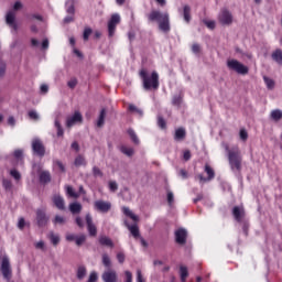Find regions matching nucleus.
I'll return each mask as SVG.
<instances>
[{
    "mask_svg": "<svg viewBox=\"0 0 282 282\" xmlns=\"http://www.w3.org/2000/svg\"><path fill=\"white\" fill-rule=\"evenodd\" d=\"M83 210V205H80V203H72L69 204V212L73 215H78V213H80Z\"/></svg>",
    "mask_w": 282,
    "mask_h": 282,
    "instance_id": "21",
    "label": "nucleus"
},
{
    "mask_svg": "<svg viewBox=\"0 0 282 282\" xmlns=\"http://www.w3.org/2000/svg\"><path fill=\"white\" fill-rule=\"evenodd\" d=\"M203 23L206 25V28H208V30H215L217 26L214 20H203Z\"/></svg>",
    "mask_w": 282,
    "mask_h": 282,
    "instance_id": "38",
    "label": "nucleus"
},
{
    "mask_svg": "<svg viewBox=\"0 0 282 282\" xmlns=\"http://www.w3.org/2000/svg\"><path fill=\"white\" fill-rule=\"evenodd\" d=\"M21 8H23V4L21 3V1H17L13 6V10L15 11L21 10Z\"/></svg>",
    "mask_w": 282,
    "mask_h": 282,
    "instance_id": "64",
    "label": "nucleus"
},
{
    "mask_svg": "<svg viewBox=\"0 0 282 282\" xmlns=\"http://www.w3.org/2000/svg\"><path fill=\"white\" fill-rule=\"evenodd\" d=\"M218 21L221 25H232V13L228 9H223L218 14Z\"/></svg>",
    "mask_w": 282,
    "mask_h": 282,
    "instance_id": "8",
    "label": "nucleus"
},
{
    "mask_svg": "<svg viewBox=\"0 0 282 282\" xmlns=\"http://www.w3.org/2000/svg\"><path fill=\"white\" fill-rule=\"evenodd\" d=\"M91 28H86L84 30L83 39L84 41H89V36H91Z\"/></svg>",
    "mask_w": 282,
    "mask_h": 282,
    "instance_id": "45",
    "label": "nucleus"
},
{
    "mask_svg": "<svg viewBox=\"0 0 282 282\" xmlns=\"http://www.w3.org/2000/svg\"><path fill=\"white\" fill-rule=\"evenodd\" d=\"M128 230H130L134 239H138V237H140V228H138V225L128 226Z\"/></svg>",
    "mask_w": 282,
    "mask_h": 282,
    "instance_id": "30",
    "label": "nucleus"
},
{
    "mask_svg": "<svg viewBox=\"0 0 282 282\" xmlns=\"http://www.w3.org/2000/svg\"><path fill=\"white\" fill-rule=\"evenodd\" d=\"M180 274H181V281H186V279H188V268L181 265Z\"/></svg>",
    "mask_w": 282,
    "mask_h": 282,
    "instance_id": "32",
    "label": "nucleus"
},
{
    "mask_svg": "<svg viewBox=\"0 0 282 282\" xmlns=\"http://www.w3.org/2000/svg\"><path fill=\"white\" fill-rule=\"evenodd\" d=\"M104 282H118V273L113 270L105 271L101 275Z\"/></svg>",
    "mask_w": 282,
    "mask_h": 282,
    "instance_id": "15",
    "label": "nucleus"
},
{
    "mask_svg": "<svg viewBox=\"0 0 282 282\" xmlns=\"http://www.w3.org/2000/svg\"><path fill=\"white\" fill-rule=\"evenodd\" d=\"M139 76L145 91H158L160 89V74H158L155 70L149 74L147 68H142L139 72Z\"/></svg>",
    "mask_w": 282,
    "mask_h": 282,
    "instance_id": "1",
    "label": "nucleus"
},
{
    "mask_svg": "<svg viewBox=\"0 0 282 282\" xmlns=\"http://www.w3.org/2000/svg\"><path fill=\"white\" fill-rule=\"evenodd\" d=\"M74 165L75 166H87V161L85 160V156H83V155H77L76 158H75V161H74Z\"/></svg>",
    "mask_w": 282,
    "mask_h": 282,
    "instance_id": "26",
    "label": "nucleus"
},
{
    "mask_svg": "<svg viewBox=\"0 0 282 282\" xmlns=\"http://www.w3.org/2000/svg\"><path fill=\"white\" fill-rule=\"evenodd\" d=\"M66 12H67L68 14L74 15L75 12H76V9H75L74 4H70V6L66 9Z\"/></svg>",
    "mask_w": 282,
    "mask_h": 282,
    "instance_id": "61",
    "label": "nucleus"
},
{
    "mask_svg": "<svg viewBox=\"0 0 282 282\" xmlns=\"http://www.w3.org/2000/svg\"><path fill=\"white\" fill-rule=\"evenodd\" d=\"M127 132L134 144H140V139L138 138V134H135V131L133 129L129 128Z\"/></svg>",
    "mask_w": 282,
    "mask_h": 282,
    "instance_id": "31",
    "label": "nucleus"
},
{
    "mask_svg": "<svg viewBox=\"0 0 282 282\" xmlns=\"http://www.w3.org/2000/svg\"><path fill=\"white\" fill-rule=\"evenodd\" d=\"M7 25H10V28H13V30H17V22L14 12L9 11L6 17Z\"/></svg>",
    "mask_w": 282,
    "mask_h": 282,
    "instance_id": "18",
    "label": "nucleus"
},
{
    "mask_svg": "<svg viewBox=\"0 0 282 282\" xmlns=\"http://www.w3.org/2000/svg\"><path fill=\"white\" fill-rule=\"evenodd\" d=\"M48 239H51V243H53V246H58V243H61V237L54 232L50 234Z\"/></svg>",
    "mask_w": 282,
    "mask_h": 282,
    "instance_id": "34",
    "label": "nucleus"
},
{
    "mask_svg": "<svg viewBox=\"0 0 282 282\" xmlns=\"http://www.w3.org/2000/svg\"><path fill=\"white\" fill-rule=\"evenodd\" d=\"M6 74V62L0 61V78Z\"/></svg>",
    "mask_w": 282,
    "mask_h": 282,
    "instance_id": "58",
    "label": "nucleus"
},
{
    "mask_svg": "<svg viewBox=\"0 0 282 282\" xmlns=\"http://www.w3.org/2000/svg\"><path fill=\"white\" fill-rule=\"evenodd\" d=\"M52 202L58 210H65V198L61 194L53 195Z\"/></svg>",
    "mask_w": 282,
    "mask_h": 282,
    "instance_id": "16",
    "label": "nucleus"
},
{
    "mask_svg": "<svg viewBox=\"0 0 282 282\" xmlns=\"http://www.w3.org/2000/svg\"><path fill=\"white\" fill-rule=\"evenodd\" d=\"M93 175H94V177H102V171L101 170H99V167L98 166H94L93 167Z\"/></svg>",
    "mask_w": 282,
    "mask_h": 282,
    "instance_id": "46",
    "label": "nucleus"
},
{
    "mask_svg": "<svg viewBox=\"0 0 282 282\" xmlns=\"http://www.w3.org/2000/svg\"><path fill=\"white\" fill-rule=\"evenodd\" d=\"M109 188L112 193H116V191H118V183H116V181H111L109 183Z\"/></svg>",
    "mask_w": 282,
    "mask_h": 282,
    "instance_id": "54",
    "label": "nucleus"
},
{
    "mask_svg": "<svg viewBox=\"0 0 282 282\" xmlns=\"http://www.w3.org/2000/svg\"><path fill=\"white\" fill-rule=\"evenodd\" d=\"M124 259H126L124 252L120 251L117 253V261H119V263H124Z\"/></svg>",
    "mask_w": 282,
    "mask_h": 282,
    "instance_id": "53",
    "label": "nucleus"
},
{
    "mask_svg": "<svg viewBox=\"0 0 282 282\" xmlns=\"http://www.w3.org/2000/svg\"><path fill=\"white\" fill-rule=\"evenodd\" d=\"M263 80L268 87V89H274V80L270 79L269 77H263Z\"/></svg>",
    "mask_w": 282,
    "mask_h": 282,
    "instance_id": "42",
    "label": "nucleus"
},
{
    "mask_svg": "<svg viewBox=\"0 0 282 282\" xmlns=\"http://www.w3.org/2000/svg\"><path fill=\"white\" fill-rule=\"evenodd\" d=\"M205 173L207 174V177H204L203 174H198L199 182H210L215 180V170L210 167L209 164H205Z\"/></svg>",
    "mask_w": 282,
    "mask_h": 282,
    "instance_id": "12",
    "label": "nucleus"
},
{
    "mask_svg": "<svg viewBox=\"0 0 282 282\" xmlns=\"http://www.w3.org/2000/svg\"><path fill=\"white\" fill-rule=\"evenodd\" d=\"M55 127L57 129L58 138H62V135H64L65 131L63 130V126H61V121L55 120Z\"/></svg>",
    "mask_w": 282,
    "mask_h": 282,
    "instance_id": "40",
    "label": "nucleus"
},
{
    "mask_svg": "<svg viewBox=\"0 0 282 282\" xmlns=\"http://www.w3.org/2000/svg\"><path fill=\"white\" fill-rule=\"evenodd\" d=\"M271 58L278 63V65H282V51L280 48L275 50L272 55Z\"/></svg>",
    "mask_w": 282,
    "mask_h": 282,
    "instance_id": "23",
    "label": "nucleus"
},
{
    "mask_svg": "<svg viewBox=\"0 0 282 282\" xmlns=\"http://www.w3.org/2000/svg\"><path fill=\"white\" fill-rule=\"evenodd\" d=\"M183 18L186 23H191V7L188 4L183 8Z\"/></svg>",
    "mask_w": 282,
    "mask_h": 282,
    "instance_id": "25",
    "label": "nucleus"
},
{
    "mask_svg": "<svg viewBox=\"0 0 282 282\" xmlns=\"http://www.w3.org/2000/svg\"><path fill=\"white\" fill-rule=\"evenodd\" d=\"M122 213L126 215V217H130L132 221H138V216H135L134 213L129 209V207H122Z\"/></svg>",
    "mask_w": 282,
    "mask_h": 282,
    "instance_id": "27",
    "label": "nucleus"
},
{
    "mask_svg": "<svg viewBox=\"0 0 282 282\" xmlns=\"http://www.w3.org/2000/svg\"><path fill=\"white\" fill-rule=\"evenodd\" d=\"M18 228H19L20 230H23V228H25V218H20V219H19Z\"/></svg>",
    "mask_w": 282,
    "mask_h": 282,
    "instance_id": "59",
    "label": "nucleus"
},
{
    "mask_svg": "<svg viewBox=\"0 0 282 282\" xmlns=\"http://www.w3.org/2000/svg\"><path fill=\"white\" fill-rule=\"evenodd\" d=\"M94 206L95 210H98V213H109V210H111V204L109 202L96 200Z\"/></svg>",
    "mask_w": 282,
    "mask_h": 282,
    "instance_id": "13",
    "label": "nucleus"
},
{
    "mask_svg": "<svg viewBox=\"0 0 282 282\" xmlns=\"http://www.w3.org/2000/svg\"><path fill=\"white\" fill-rule=\"evenodd\" d=\"M99 243L100 246H106V248H113V240L107 236H100Z\"/></svg>",
    "mask_w": 282,
    "mask_h": 282,
    "instance_id": "20",
    "label": "nucleus"
},
{
    "mask_svg": "<svg viewBox=\"0 0 282 282\" xmlns=\"http://www.w3.org/2000/svg\"><path fill=\"white\" fill-rule=\"evenodd\" d=\"M120 23V15L119 14H112L109 22H108V34L109 36H113L116 34V28Z\"/></svg>",
    "mask_w": 282,
    "mask_h": 282,
    "instance_id": "11",
    "label": "nucleus"
},
{
    "mask_svg": "<svg viewBox=\"0 0 282 282\" xmlns=\"http://www.w3.org/2000/svg\"><path fill=\"white\" fill-rule=\"evenodd\" d=\"M186 139V130L184 128H178L175 130L174 140L176 142H182V140Z\"/></svg>",
    "mask_w": 282,
    "mask_h": 282,
    "instance_id": "19",
    "label": "nucleus"
},
{
    "mask_svg": "<svg viewBox=\"0 0 282 282\" xmlns=\"http://www.w3.org/2000/svg\"><path fill=\"white\" fill-rule=\"evenodd\" d=\"M226 151L228 153V160H229L231 171H238V173L241 172L242 158H241V151L239 150V148H234L230 150L227 147Z\"/></svg>",
    "mask_w": 282,
    "mask_h": 282,
    "instance_id": "3",
    "label": "nucleus"
},
{
    "mask_svg": "<svg viewBox=\"0 0 282 282\" xmlns=\"http://www.w3.org/2000/svg\"><path fill=\"white\" fill-rule=\"evenodd\" d=\"M0 270L2 272L3 279H6L7 281H10V279H12V268L10 267V259L8 257L2 258Z\"/></svg>",
    "mask_w": 282,
    "mask_h": 282,
    "instance_id": "5",
    "label": "nucleus"
},
{
    "mask_svg": "<svg viewBox=\"0 0 282 282\" xmlns=\"http://www.w3.org/2000/svg\"><path fill=\"white\" fill-rule=\"evenodd\" d=\"M53 224L56 226L57 224L63 225L65 224V217L56 215L53 219Z\"/></svg>",
    "mask_w": 282,
    "mask_h": 282,
    "instance_id": "44",
    "label": "nucleus"
},
{
    "mask_svg": "<svg viewBox=\"0 0 282 282\" xmlns=\"http://www.w3.org/2000/svg\"><path fill=\"white\" fill-rule=\"evenodd\" d=\"M173 202H174L173 192H169L167 193V204H170V206H171V204H173Z\"/></svg>",
    "mask_w": 282,
    "mask_h": 282,
    "instance_id": "63",
    "label": "nucleus"
},
{
    "mask_svg": "<svg viewBox=\"0 0 282 282\" xmlns=\"http://www.w3.org/2000/svg\"><path fill=\"white\" fill-rule=\"evenodd\" d=\"M78 122H83V115L80 111H75L72 117H67L66 127L67 129H72V127H74V124H78Z\"/></svg>",
    "mask_w": 282,
    "mask_h": 282,
    "instance_id": "10",
    "label": "nucleus"
},
{
    "mask_svg": "<svg viewBox=\"0 0 282 282\" xmlns=\"http://www.w3.org/2000/svg\"><path fill=\"white\" fill-rule=\"evenodd\" d=\"M86 224L90 237H96L98 235V228H96V225H94V219L89 214L86 215Z\"/></svg>",
    "mask_w": 282,
    "mask_h": 282,
    "instance_id": "14",
    "label": "nucleus"
},
{
    "mask_svg": "<svg viewBox=\"0 0 282 282\" xmlns=\"http://www.w3.org/2000/svg\"><path fill=\"white\" fill-rule=\"evenodd\" d=\"M40 182H41V184H47V183L52 182V175L50 174V172H47V171L41 172Z\"/></svg>",
    "mask_w": 282,
    "mask_h": 282,
    "instance_id": "22",
    "label": "nucleus"
},
{
    "mask_svg": "<svg viewBox=\"0 0 282 282\" xmlns=\"http://www.w3.org/2000/svg\"><path fill=\"white\" fill-rule=\"evenodd\" d=\"M96 281H98V273L91 272L87 282H96Z\"/></svg>",
    "mask_w": 282,
    "mask_h": 282,
    "instance_id": "55",
    "label": "nucleus"
},
{
    "mask_svg": "<svg viewBox=\"0 0 282 282\" xmlns=\"http://www.w3.org/2000/svg\"><path fill=\"white\" fill-rule=\"evenodd\" d=\"M137 282H145L144 278H142V271H137Z\"/></svg>",
    "mask_w": 282,
    "mask_h": 282,
    "instance_id": "62",
    "label": "nucleus"
},
{
    "mask_svg": "<svg viewBox=\"0 0 282 282\" xmlns=\"http://www.w3.org/2000/svg\"><path fill=\"white\" fill-rule=\"evenodd\" d=\"M192 52H193L194 54H199V52H202V46H200L199 44H197V43H194V44L192 45Z\"/></svg>",
    "mask_w": 282,
    "mask_h": 282,
    "instance_id": "51",
    "label": "nucleus"
},
{
    "mask_svg": "<svg viewBox=\"0 0 282 282\" xmlns=\"http://www.w3.org/2000/svg\"><path fill=\"white\" fill-rule=\"evenodd\" d=\"M35 215L39 228H45V226H47V223L50 221V217H47L45 209H36Z\"/></svg>",
    "mask_w": 282,
    "mask_h": 282,
    "instance_id": "6",
    "label": "nucleus"
},
{
    "mask_svg": "<svg viewBox=\"0 0 282 282\" xmlns=\"http://www.w3.org/2000/svg\"><path fill=\"white\" fill-rule=\"evenodd\" d=\"M2 185L6 191H10V188H12V182L10 180H3Z\"/></svg>",
    "mask_w": 282,
    "mask_h": 282,
    "instance_id": "52",
    "label": "nucleus"
},
{
    "mask_svg": "<svg viewBox=\"0 0 282 282\" xmlns=\"http://www.w3.org/2000/svg\"><path fill=\"white\" fill-rule=\"evenodd\" d=\"M86 274H87V269L83 265L78 267V269H77V279H79V281H80V280L85 279Z\"/></svg>",
    "mask_w": 282,
    "mask_h": 282,
    "instance_id": "36",
    "label": "nucleus"
},
{
    "mask_svg": "<svg viewBox=\"0 0 282 282\" xmlns=\"http://www.w3.org/2000/svg\"><path fill=\"white\" fill-rule=\"evenodd\" d=\"M174 235L176 243H178V246H185L186 239L188 238V231L184 228H178Z\"/></svg>",
    "mask_w": 282,
    "mask_h": 282,
    "instance_id": "9",
    "label": "nucleus"
},
{
    "mask_svg": "<svg viewBox=\"0 0 282 282\" xmlns=\"http://www.w3.org/2000/svg\"><path fill=\"white\" fill-rule=\"evenodd\" d=\"M32 151L35 155H39V158L45 156V145L41 139H33Z\"/></svg>",
    "mask_w": 282,
    "mask_h": 282,
    "instance_id": "7",
    "label": "nucleus"
},
{
    "mask_svg": "<svg viewBox=\"0 0 282 282\" xmlns=\"http://www.w3.org/2000/svg\"><path fill=\"white\" fill-rule=\"evenodd\" d=\"M86 239H87V237L85 235L76 237L75 238L76 246H83V243H85Z\"/></svg>",
    "mask_w": 282,
    "mask_h": 282,
    "instance_id": "43",
    "label": "nucleus"
},
{
    "mask_svg": "<svg viewBox=\"0 0 282 282\" xmlns=\"http://www.w3.org/2000/svg\"><path fill=\"white\" fill-rule=\"evenodd\" d=\"M149 21L158 22L159 23V29L161 32H171V19L169 15V12H160L158 10H153L150 12L148 15Z\"/></svg>",
    "mask_w": 282,
    "mask_h": 282,
    "instance_id": "2",
    "label": "nucleus"
},
{
    "mask_svg": "<svg viewBox=\"0 0 282 282\" xmlns=\"http://www.w3.org/2000/svg\"><path fill=\"white\" fill-rule=\"evenodd\" d=\"M126 282H133V274L131 273V271H126Z\"/></svg>",
    "mask_w": 282,
    "mask_h": 282,
    "instance_id": "57",
    "label": "nucleus"
},
{
    "mask_svg": "<svg viewBox=\"0 0 282 282\" xmlns=\"http://www.w3.org/2000/svg\"><path fill=\"white\" fill-rule=\"evenodd\" d=\"M102 263L105 268H111V258H109V254L107 253L102 254Z\"/></svg>",
    "mask_w": 282,
    "mask_h": 282,
    "instance_id": "37",
    "label": "nucleus"
},
{
    "mask_svg": "<svg viewBox=\"0 0 282 282\" xmlns=\"http://www.w3.org/2000/svg\"><path fill=\"white\" fill-rule=\"evenodd\" d=\"M271 120H274V122H279V120H282V110L281 109H274L270 113Z\"/></svg>",
    "mask_w": 282,
    "mask_h": 282,
    "instance_id": "24",
    "label": "nucleus"
},
{
    "mask_svg": "<svg viewBox=\"0 0 282 282\" xmlns=\"http://www.w3.org/2000/svg\"><path fill=\"white\" fill-rule=\"evenodd\" d=\"M232 216L236 219V221L241 223L243 217H246V210L242 207L235 206L232 208Z\"/></svg>",
    "mask_w": 282,
    "mask_h": 282,
    "instance_id": "17",
    "label": "nucleus"
},
{
    "mask_svg": "<svg viewBox=\"0 0 282 282\" xmlns=\"http://www.w3.org/2000/svg\"><path fill=\"white\" fill-rule=\"evenodd\" d=\"M29 118L31 120H39V113H36V111H34V110H31V111H29Z\"/></svg>",
    "mask_w": 282,
    "mask_h": 282,
    "instance_id": "56",
    "label": "nucleus"
},
{
    "mask_svg": "<svg viewBox=\"0 0 282 282\" xmlns=\"http://www.w3.org/2000/svg\"><path fill=\"white\" fill-rule=\"evenodd\" d=\"M54 166H57V169H59L62 173H65V165L63 164V162L56 160L54 161Z\"/></svg>",
    "mask_w": 282,
    "mask_h": 282,
    "instance_id": "49",
    "label": "nucleus"
},
{
    "mask_svg": "<svg viewBox=\"0 0 282 282\" xmlns=\"http://www.w3.org/2000/svg\"><path fill=\"white\" fill-rule=\"evenodd\" d=\"M66 193L69 197H74L75 199H78V193L74 192L73 186H67L66 187Z\"/></svg>",
    "mask_w": 282,
    "mask_h": 282,
    "instance_id": "39",
    "label": "nucleus"
},
{
    "mask_svg": "<svg viewBox=\"0 0 282 282\" xmlns=\"http://www.w3.org/2000/svg\"><path fill=\"white\" fill-rule=\"evenodd\" d=\"M10 175H11V177H13L17 181L21 180V173H19V171H17V170H11Z\"/></svg>",
    "mask_w": 282,
    "mask_h": 282,
    "instance_id": "48",
    "label": "nucleus"
},
{
    "mask_svg": "<svg viewBox=\"0 0 282 282\" xmlns=\"http://www.w3.org/2000/svg\"><path fill=\"white\" fill-rule=\"evenodd\" d=\"M13 158L17 160L18 164L23 165V150L18 149L13 152Z\"/></svg>",
    "mask_w": 282,
    "mask_h": 282,
    "instance_id": "28",
    "label": "nucleus"
},
{
    "mask_svg": "<svg viewBox=\"0 0 282 282\" xmlns=\"http://www.w3.org/2000/svg\"><path fill=\"white\" fill-rule=\"evenodd\" d=\"M107 116V109H101L100 110V113H99V118H98V121H97V127H102L105 124V118Z\"/></svg>",
    "mask_w": 282,
    "mask_h": 282,
    "instance_id": "29",
    "label": "nucleus"
},
{
    "mask_svg": "<svg viewBox=\"0 0 282 282\" xmlns=\"http://www.w3.org/2000/svg\"><path fill=\"white\" fill-rule=\"evenodd\" d=\"M69 89H75L76 86L78 85V79L77 78H72L68 83H67Z\"/></svg>",
    "mask_w": 282,
    "mask_h": 282,
    "instance_id": "47",
    "label": "nucleus"
},
{
    "mask_svg": "<svg viewBox=\"0 0 282 282\" xmlns=\"http://www.w3.org/2000/svg\"><path fill=\"white\" fill-rule=\"evenodd\" d=\"M158 127H160V129H166V120H164V117H158Z\"/></svg>",
    "mask_w": 282,
    "mask_h": 282,
    "instance_id": "41",
    "label": "nucleus"
},
{
    "mask_svg": "<svg viewBox=\"0 0 282 282\" xmlns=\"http://www.w3.org/2000/svg\"><path fill=\"white\" fill-rule=\"evenodd\" d=\"M120 151L123 153V155H128V158H131L134 153L133 148H129L127 145L121 147Z\"/></svg>",
    "mask_w": 282,
    "mask_h": 282,
    "instance_id": "33",
    "label": "nucleus"
},
{
    "mask_svg": "<svg viewBox=\"0 0 282 282\" xmlns=\"http://www.w3.org/2000/svg\"><path fill=\"white\" fill-rule=\"evenodd\" d=\"M239 135L242 142H246V140H248V131H246V129H241Z\"/></svg>",
    "mask_w": 282,
    "mask_h": 282,
    "instance_id": "50",
    "label": "nucleus"
},
{
    "mask_svg": "<svg viewBox=\"0 0 282 282\" xmlns=\"http://www.w3.org/2000/svg\"><path fill=\"white\" fill-rule=\"evenodd\" d=\"M184 97H182V95H175L173 98H172V105L174 107H181L182 106V100H183Z\"/></svg>",
    "mask_w": 282,
    "mask_h": 282,
    "instance_id": "35",
    "label": "nucleus"
},
{
    "mask_svg": "<svg viewBox=\"0 0 282 282\" xmlns=\"http://www.w3.org/2000/svg\"><path fill=\"white\" fill-rule=\"evenodd\" d=\"M227 67L228 69H231V72H236V74H240L241 76H246L248 72H250L248 66L241 64V62L237 59H228Z\"/></svg>",
    "mask_w": 282,
    "mask_h": 282,
    "instance_id": "4",
    "label": "nucleus"
},
{
    "mask_svg": "<svg viewBox=\"0 0 282 282\" xmlns=\"http://www.w3.org/2000/svg\"><path fill=\"white\" fill-rule=\"evenodd\" d=\"M183 159L185 160V162H188V160H191V151L189 150L184 151Z\"/></svg>",
    "mask_w": 282,
    "mask_h": 282,
    "instance_id": "60",
    "label": "nucleus"
}]
</instances>
